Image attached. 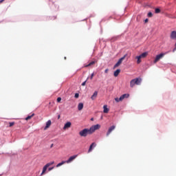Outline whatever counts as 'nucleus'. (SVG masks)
Masks as SVG:
<instances>
[{
	"instance_id": "bb28decb",
	"label": "nucleus",
	"mask_w": 176,
	"mask_h": 176,
	"mask_svg": "<svg viewBox=\"0 0 176 176\" xmlns=\"http://www.w3.org/2000/svg\"><path fill=\"white\" fill-rule=\"evenodd\" d=\"M54 166L48 168V171H52V170H54Z\"/></svg>"
},
{
	"instance_id": "f03ea898",
	"label": "nucleus",
	"mask_w": 176,
	"mask_h": 176,
	"mask_svg": "<svg viewBox=\"0 0 176 176\" xmlns=\"http://www.w3.org/2000/svg\"><path fill=\"white\" fill-rule=\"evenodd\" d=\"M142 82V79H141V78H136L135 79H133L130 82V87L131 88H133V87H134V86H135V85H141Z\"/></svg>"
},
{
	"instance_id": "dca6fc26",
	"label": "nucleus",
	"mask_w": 176,
	"mask_h": 176,
	"mask_svg": "<svg viewBox=\"0 0 176 176\" xmlns=\"http://www.w3.org/2000/svg\"><path fill=\"white\" fill-rule=\"evenodd\" d=\"M84 107V104L83 103H79L78 105V111H81Z\"/></svg>"
},
{
	"instance_id": "6ab92c4d",
	"label": "nucleus",
	"mask_w": 176,
	"mask_h": 176,
	"mask_svg": "<svg viewBox=\"0 0 176 176\" xmlns=\"http://www.w3.org/2000/svg\"><path fill=\"white\" fill-rule=\"evenodd\" d=\"M135 58L138 60H137V63H138V64L141 63V58H141L140 56H136Z\"/></svg>"
},
{
	"instance_id": "4c0bfd02",
	"label": "nucleus",
	"mask_w": 176,
	"mask_h": 176,
	"mask_svg": "<svg viewBox=\"0 0 176 176\" xmlns=\"http://www.w3.org/2000/svg\"><path fill=\"white\" fill-rule=\"evenodd\" d=\"M64 59H65V60H66V59H67V58H66V57H65V58H64Z\"/></svg>"
},
{
	"instance_id": "1a4fd4ad",
	"label": "nucleus",
	"mask_w": 176,
	"mask_h": 176,
	"mask_svg": "<svg viewBox=\"0 0 176 176\" xmlns=\"http://www.w3.org/2000/svg\"><path fill=\"white\" fill-rule=\"evenodd\" d=\"M72 126V122H67V123L65 124L64 126H63V129L65 130L68 128H70Z\"/></svg>"
},
{
	"instance_id": "473e14b6",
	"label": "nucleus",
	"mask_w": 176,
	"mask_h": 176,
	"mask_svg": "<svg viewBox=\"0 0 176 176\" xmlns=\"http://www.w3.org/2000/svg\"><path fill=\"white\" fill-rule=\"evenodd\" d=\"M175 48H174V50H173V52H175V50H176V43H175Z\"/></svg>"
},
{
	"instance_id": "a211bd4d",
	"label": "nucleus",
	"mask_w": 176,
	"mask_h": 176,
	"mask_svg": "<svg viewBox=\"0 0 176 176\" xmlns=\"http://www.w3.org/2000/svg\"><path fill=\"white\" fill-rule=\"evenodd\" d=\"M147 56H148V54L146 52H144V53L142 54L140 56L142 58H145Z\"/></svg>"
},
{
	"instance_id": "c9c22d12",
	"label": "nucleus",
	"mask_w": 176,
	"mask_h": 176,
	"mask_svg": "<svg viewBox=\"0 0 176 176\" xmlns=\"http://www.w3.org/2000/svg\"><path fill=\"white\" fill-rule=\"evenodd\" d=\"M60 116H58V119H60Z\"/></svg>"
},
{
	"instance_id": "39448f33",
	"label": "nucleus",
	"mask_w": 176,
	"mask_h": 176,
	"mask_svg": "<svg viewBox=\"0 0 176 176\" xmlns=\"http://www.w3.org/2000/svg\"><path fill=\"white\" fill-rule=\"evenodd\" d=\"M129 96H130V95H129L128 94H125L121 96L120 97V98H115V100H116L117 102H120V101H122V100H123L124 99H125V98H128Z\"/></svg>"
},
{
	"instance_id": "f8f14e48",
	"label": "nucleus",
	"mask_w": 176,
	"mask_h": 176,
	"mask_svg": "<svg viewBox=\"0 0 176 176\" xmlns=\"http://www.w3.org/2000/svg\"><path fill=\"white\" fill-rule=\"evenodd\" d=\"M98 94V91H95V92L94 93V94L91 96V99L92 100H94L97 98Z\"/></svg>"
},
{
	"instance_id": "f704fd0d",
	"label": "nucleus",
	"mask_w": 176,
	"mask_h": 176,
	"mask_svg": "<svg viewBox=\"0 0 176 176\" xmlns=\"http://www.w3.org/2000/svg\"><path fill=\"white\" fill-rule=\"evenodd\" d=\"M91 121H94V118H91Z\"/></svg>"
},
{
	"instance_id": "4468645a",
	"label": "nucleus",
	"mask_w": 176,
	"mask_h": 176,
	"mask_svg": "<svg viewBox=\"0 0 176 176\" xmlns=\"http://www.w3.org/2000/svg\"><path fill=\"white\" fill-rule=\"evenodd\" d=\"M120 72H121V69H117L116 72H114L113 76L115 77H118L119 76V74H120Z\"/></svg>"
},
{
	"instance_id": "ddd939ff",
	"label": "nucleus",
	"mask_w": 176,
	"mask_h": 176,
	"mask_svg": "<svg viewBox=\"0 0 176 176\" xmlns=\"http://www.w3.org/2000/svg\"><path fill=\"white\" fill-rule=\"evenodd\" d=\"M103 109H104L103 112L104 113H107L109 112V109H108V106L107 105H104L103 106Z\"/></svg>"
},
{
	"instance_id": "423d86ee",
	"label": "nucleus",
	"mask_w": 176,
	"mask_h": 176,
	"mask_svg": "<svg viewBox=\"0 0 176 176\" xmlns=\"http://www.w3.org/2000/svg\"><path fill=\"white\" fill-rule=\"evenodd\" d=\"M116 126L115 125H113L111 127H109L106 134L107 136H109L112 133V131L116 129Z\"/></svg>"
},
{
	"instance_id": "9d476101",
	"label": "nucleus",
	"mask_w": 176,
	"mask_h": 176,
	"mask_svg": "<svg viewBox=\"0 0 176 176\" xmlns=\"http://www.w3.org/2000/svg\"><path fill=\"white\" fill-rule=\"evenodd\" d=\"M52 124V121L51 120H48L47 122H46V125L44 127V130H47L48 128L50 127Z\"/></svg>"
},
{
	"instance_id": "e433bc0d",
	"label": "nucleus",
	"mask_w": 176,
	"mask_h": 176,
	"mask_svg": "<svg viewBox=\"0 0 176 176\" xmlns=\"http://www.w3.org/2000/svg\"><path fill=\"white\" fill-rule=\"evenodd\" d=\"M173 19H176V16L173 17Z\"/></svg>"
},
{
	"instance_id": "7ed1b4c3",
	"label": "nucleus",
	"mask_w": 176,
	"mask_h": 176,
	"mask_svg": "<svg viewBox=\"0 0 176 176\" xmlns=\"http://www.w3.org/2000/svg\"><path fill=\"white\" fill-rule=\"evenodd\" d=\"M53 164H54V161L50 162L47 164H46L43 167V170L41 173V176L45 174V173H46L48 167H50V166H52Z\"/></svg>"
},
{
	"instance_id": "2eb2a0df",
	"label": "nucleus",
	"mask_w": 176,
	"mask_h": 176,
	"mask_svg": "<svg viewBox=\"0 0 176 176\" xmlns=\"http://www.w3.org/2000/svg\"><path fill=\"white\" fill-rule=\"evenodd\" d=\"M170 38L172 39H176V32L175 31L171 32Z\"/></svg>"
},
{
	"instance_id": "5701e85b",
	"label": "nucleus",
	"mask_w": 176,
	"mask_h": 176,
	"mask_svg": "<svg viewBox=\"0 0 176 176\" xmlns=\"http://www.w3.org/2000/svg\"><path fill=\"white\" fill-rule=\"evenodd\" d=\"M148 16L150 17V18L153 16V14L152 13V12H148Z\"/></svg>"
},
{
	"instance_id": "2f4dec72",
	"label": "nucleus",
	"mask_w": 176,
	"mask_h": 176,
	"mask_svg": "<svg viewBox=\"0 0 176 176\" xmlns=\"http://www.w3.org/2000/svg\"><path fill=\"white\" fill-rule=\"evenodd\" d=\"M5 0H0V4H1Z\"/></svg>"
},
{
	"instance_id": "c85d7f7f",
	"label": "nucleus",
	"mask_w": 176,
	"mask_h": 176,
	"mask_svg": "<svg viewBox=\"0 0 176 176\" xmlns=\"http://www.w3.org/2000/svg\"><path fill=\"white\" fill-rule=\"evenodd\" d=\"M14 125V122H10V127Z\"/></svg>"
},
{
	"instance_id": "f3484780",
	"label": "nucleus",
	"mask_w": 176,
	"mask_h": 176,
	"mask_svg": "<svg viewBox=\"0 0 176 176\" xmlns=\"http://www.w3.org/2000/svg\"><path fill=\"white\" fill-rule=\"evenodd\" d=\"M96 63V61H91L87 65H85V67H88L92 66V65H95Z\"/></svg>"
},
{
	"instance_id": "f257e3e1",
	"label": "nucleus",
	"mask_w": 176,
	"mask_h": 176,
	"mask_svg": "<svg viewBox=\"0 0 176 176\" xmlns=\"http://www.w3.org/2000/svg\"><path fill=\"white\" fill-rule=\"evenodd\" d=\"M101 128V125L96 124L91 126L89 129H82L79 132L80 136L87 137V135L93 134L96 130L100 129Z\"/></svg>"
},
{
	"instance_id": "aec40b11",
	"label": "nucleus",
	"mask_w": 176,
	"mask_h": 176,
	"mask_svg": "<svg viewBox=\"0 0 176 176\" xmlns=\"http://www.w3.org/2000/svg\"><path fill=\"white\" fill-rule=\"evenodd\" d=\"M65 163H66L65 161H62L60 163H58L56 167H60V166H63V164H65Z\"/></svg>"
},
{
	"instance_id": "6e6552de",
	"label": "nucleus",
	"mask_w": 176,
	"mask_h": 176,
	"mask_svg": "<svg viewBox=\"0 0 176 176\" xmlns=\"http://www.w3.org/2000/svg\"><path fill=\"white\" fill-rule=\"evenodd\" d=\"M77 155H73L71 156L67 161H65V163H72V162H73V160H75V159H76Z\"/></svg>"
},
{
	"instance_id": "cd10ccee",
	"label": "nucleus",
	"mask_w": 176,
	"mask_h": 176,
	"mask_svg": "<svg viewBox=\"0 0 176 176\" xmlns=\"http://www.w3.org/2000/svg\"><path fill=\"white\" fill-rule=\"evenodd\" d=\"M94 77V73L91 74V76H90V79L92 80Z\"/></svg>"
},
{
	"instance_id": "4be33fe9",
	"label": "nucleus",
	"mask_w": 176,
	"mask_h": 176,
	"mask_svg": "<svg viewBox=\"0 0 176 176\" xmlns=\"http://www.w3.org/2000/svg\"><path fill=\"white\" fill-rule=\"evenodd\" d=\"M155 12L156 14H159V13L160 12V8H155Z\"/></svg>"
},
{
	"instance_id": "7c9ffc66",
	"label": "nucleus",
	"mask_w": 176,
	"mask_h": 176,
	"mask_svg": "<svg viewBox=\"0 0 176 176\" xmlns=\"http://www.w3.org/2000/svg\"><path fill=\"white\" fill-rule=\"evenodd\" d=\"M148 19H146L144 20V22H145V23H148Z\"/></svg>"
},
{
	"instance_id": "393cba45",
	"label": "nucleus",
	"mask_w": 176,
	"mask_h": 176,
	"mask_svg": "<svg viewBox=\"0 0 176 176\" xmlns=\"http://www.w3.org/2000/svg\"><path fill=\"white\" fill-rule=\"evenodd\" d=\"M74 98H79V94H75Z\"/></svg>"
},
{
	"instance_id": "412c9836",
	"label": "nucleus",
	"mask_w": 176,
	"mask_h": 176,
	"mask_svg": "<svg viewBox=\"0 0 176 176\" xmlns=\"http://www.w3.org/2000/svg\"><path fill=\"white\" fill-rule=\"evenodd\" d=\"M34 116H35V114L32 113L31 116H28L25 120H30Z\"/></svg>"
},
{
	"instance_id": "20e7f679",
	"label": "nucleus",
	"mask_w": 176,
	"mask_h": 176,
	"mask_svg": "<svg viewBox=\"0 0 176 176\" xmlns=\"http://www.w3.org/2000/svg\"><path fill=\"white\" fill-rule=\"evenodd\" d=\"M126 56H127V54H125L123 57L120 58L118 63L114 65L113 68L116 69V67H118L120 65H121V64L122 63L124 60L126 58Z\"/></svg>"
},
{
	"instance_id": "b1692460",
	"label": "nucleus",
	"mask_w": 176,
	"mask_h": 176,
	"mask_svg": "<svg viewBox=\"0 0 176 176\" xmlns=\"http://www.w3.org/2000/svg\"><path fill=\"white\" fill-rule=\"evenodd\" d=\"M87 82V80H85V82H83L81 84V85H82V86H85V85H86Z\"/></svg>"
},
{
	"instance_id": "c756f323",
	"label": "nucleus",
	"mask_w": 176,
	"mask_h": 176,
	"mask_svg": "<svg viewBox=\"0 0 176 176\" xmlns=\"http://www.w3.org/2000/svg\"><path fill=\"white\" fill-rule=\"evenodd\" d=\"M108 72H109V69H105L104 73L107 74Z\"/></svg>"
},
{
	"instance_id": "9b49d317",
	"label": "nucleus",
	"mask_w": 176,
	"mask_h": 176,
	"mask_svg": "<svg viewBox=\"0 0 176 176\" xmlns=\"http://www.w3.org/2000/svg\"><path fill=\"white\" fill-rule=\"evenodd\" d=\"M95 146H96V143H95V142L92 143V144L90 145V146H89V150H88V153L91 152L92 150H93V147H95Z\"/></svg>"
},
{
	"instance_id": "a878e982",
	"label": "nucleus",
	"mask_w": 176,
	"mask_h": 176,
	"mask_svg": "<svg viewBox=\"0 0 176 176\" xmlns=\"http://www.w3.org/2000/svg\"><path fill=\"white\" fill-rule=\"evenodd\" d=\"M61 100H62V98H58L56 99L57 102H60Z\"/></svg>"
},
{
	"instance_id": "72a5a7b5",
	"label": "nucleus",
	"mask_w": 176,
	"mask_h": 176,
	"mask_svg": "<svg viewBox=\"0 0 176 176\" xmlns=\"http://www.w3.org/2000/svg\"><path fill=\"white\" fill-rule=\"evenodd\" d=\"M53 146H54V144H51L50 148H52V147H53Z\"/></svg>"
},
{
	"instance_id": "0eeeda50",
	"label": "nucleus",
	"mask_w": 176,
	"mask_h": 176,
	"mask_svg": "<svg viewBox=\"0 0 176 176\" xmlns=\"http://www.w3.org/2000/svg\"><path fill=\"white\" fill-rule=\"evenodd\" d=\"M164 54H160L159 55H157L155 59V60L153 61V63L155 64L156 63H157L161 58H162L164 57Z\"/></svg>"
}]
</instances>
